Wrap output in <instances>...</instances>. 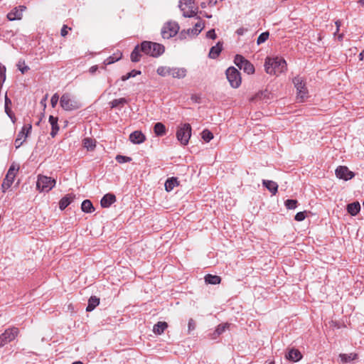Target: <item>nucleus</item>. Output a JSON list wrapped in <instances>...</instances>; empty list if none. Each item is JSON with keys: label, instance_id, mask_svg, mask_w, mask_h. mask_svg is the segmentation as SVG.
<instances>
[{"label": "nucleus", "instance_id": "21", "mask_svg": "<svg viewBox=\"0 0 364 364\" xmlns=\"http://www.w3.org/2000/svg\"><path fill=\"white\" fill-rule=\"evenodd\" d=\"M262 184L272 195H275L277 193L278 185L276 182L269 180H262Z\"/></svg>", "mask_w": 364, "mask_h": 364}, {"label": "nucleus", "instance_id": "34", "mask_svg": "<svg viewBox=\"0 0 364 364\" xmlns=\"http://www.w3.org/2000/svg\"><path fill=\"white\" fill-rule=\"evenodd\" d=\"M171 67L168 66H159L157 70L156 73L159 75L161 77H166L168 75H170V72Z\"/></svg>", "mask_w": 364, "mask_h": 364}, {"label": "nucleus", "instance_id": "38", "mask_svg": "<svg viewBox=\"0 0 364 364\" xmlns=\"http://www.w3.org/2000/svg\"><path fill=\"white\" fill-rule=\"evenodd\" d=\"M11 105V100L7 97V95L5 96V112L7 114V115L12 119V112L9 107V106Z\"/></svg>", "mask_w": 364, "mask_h": 364}, {"label": "nucleus", "instance_id": "55", "mask_svg": "<svg viewBox=\"0 0 364 364\" xmlns=\"http://www.w3.org/2000/svg\"><path fill=\"white\" fill-rule=\"evenodd\" d=\"M97 70V65H94V66H92V67L90 68V72L91 73H94Z\"/></svg>", "mask_w": 364, "mask_h": 364}, {"label": "nucleus", "instance_id": "3", "mask_svg": "<svg viewBox=\"0 0 364 364\" xmlns=\"http://www.w3.org/2000/svg\"><path fill=\"white\" fill-rule=\"evenodd\" d=\"M60 106L65 111H73L82 107V104L69 93H64L60 100Z\"/></svg>", "mask_w": 364, "mask_h": 364}, {"label": "nucleus", "instance_id": "4", "mask_svg": "<svg viewBox=\"0 0 364 364\" xmlns=\"http://www.w3.org/2000/svg\"><path fill=\"white\" fill-rule=\"evenodd\" d=\"M293 83L296 89V98L300 102H304L309 97V92L303 77L296 76L293 79Z\"/></svg>", "mask_w": 364, "mask_h": 364}, {"label": "nucleus", "instance_id": "23", "mask_svg": "<svg viewBox=\"0 0 364 364\" xmlns=\"http://www.w3.org/2000/svg\"><path fill=\"white\" fill-rule=\"evenodd\" d=\"M223 49V43L218 42L215 46H213L209 52L208 56L210 58L215 59L218 57Z\"/></svg>", "mask_w": 364, "mask_h": 364}, {"label": "nucleus", "instance_id": "9", "mask_svg": "<svg viewBox=\"0 0 364 364\" xmlns=\"http://www.w3.org/2000/svg\"><path fill=\"white\" fill-rule=\"evenodd\" d=\"M179 31V26L176 22H167L161 29V36L164 39H169L175 36Z\"/></svg>", "mask_w": 364, "mask_h": 364}, {"label": "nucleus", "instance_id": "5", "mask_svg": "<svg viewBox=\"0 0 364 364\" xmlns=\"http://www.w3.org/2000/svg\"><path fill=\"white\" fill-rule=\"evenodd\" d=\"M191 136V127L186 123L179 127L176 132V138L183 145H186Z\"/></svg>", "mask_w": 364, "mask_h": 364}, {"label": "nucleus", "instance_id": "48", "mask_svg": "<svg viewBox=\"0 0 364 364\" xmlns=\"http://www.w3.org/2000/svg\"><path fill=\"white\" fill-rule=\"evenodd\" d=\"M305 218H306L305 212H299L296 214L294 219L296 221H302L305 219Z\"/></svg>", "mask_w": 364, "mask_h": 364}, {"label": "nucleus", "instance_id": "37", "mask_svg": "<svg viewBox=\"0 0 364 364\" xmlns=\"http://www.w3.org/2000/svg\"><path fill=\"white\" fill-rule=\"evenodd\" d=\"M140 74H141V71L136 70H132V71L129 72L126 75H122V77H121V80L122 81H126L128 79H129L131 77H136V75H140Z\"/></svg>", "mask_w": 364, "mask_h": 364}, {"label": "nucleus", "instance_id": "42", "mask_svg": "<svg viewBox=\"0 0 364 364\" xmlns=\"http://www.w3.org/2000/svg\"><path fill=\"white\" fill-rule=\"evenodd\" d=\"M284 203L287 209L293 210L296 208L298 202L296 200L288 199Z\"/></svg>", "mask_w": 364, "mask_h": 364}, {"label": "nucleus", "instance_id": "56", "mask_svg": "<svg viewBox=\"0 0 364 364\" xmlns=\"http://www.w3.org/2000/svg\"><path fill=\"white\" fill-rule=\"evenodd\" d=\"M359 58L360 60L364 59V50L359 54Z\"/></svg>", "mask_w": 364, "mask_h": 364}, {"label": "nucleus", "instance_id": "61", "mask_svg": "<svg viewBox=\"0 0 364 364\" xmlns=\"http://www.w3.org/2000/svg\"><path fill=\"white\" fill-rule=\"evenodd\" d=\"M72 364H83L81 361H76L73 363Z\"/></svg>", "mask_w": 364, "mask_h": 364}, {"label": "nucleus", "instance_id": "29", "mask_svg": "<svg viewBox=\"0 0 364 364\" xmlns=\"http://www.w3.org/2000/svg\"><path fill=\"white\" fill-rule=\"evenodd\" d=\"M154 131L156 136H164L166 134V129L164 124L157 122L154 124Z\"/></svg>", "mask_w": 364, "mask_h": 364}, {"label": "nucleus", "instance_id": "53", "mask_svg": "<svg viewBox=\"0 0 364 364\" xmlns=\"http://www.w3.org/2000/svg\"><path fill=\"white\" fill-rule=\"evenodd\" d=\"M336 31L334 33V36H336L339 31V28L341 26V22L339 21H336Z\"/></svg>", "mask_w": 364, "mask_h": 364}, {"label": "nucleus", "instance_id": "22", "mask_svg": "<svg viewBox=\"0 0 364 364\" xmlns=\"http://www.w3.org/2000/svg\"><path fill=\"white\" fill-rule=\"evenodd\" d=\"M58 117H53V115H50L49 117V123L51 125V132H50V136L52 137H55L56 134H58V132L59 131V126L58 124Z\"/></svg>", "mask_w": 364, "mask_h": 364}, {"label": "nucleus", "instance_id": "1", "mask_svg": "<svg viewBox=\"0 0 364 364\" xmlns=\"http://www.w3.org/2000/svg\"><path fill=\"white\" fill-rule=\"evenodd\" d=\"M286 60L280 57L267 58L264 63V69L269 75H279L287 70Z\"/></svg>", "mask_w": 364, "mask_h": 364}, {"label": "nucleus", "instance_id": "40", "mask_svg": "<svg viewBox=\"0 0 364 364\" xmlns=\"http://www.w3.org/2000/svg\"><path fill=\"white\" fill-rule=\"evenodd\" d=\"M201 136L205 142H209L213 138V134L209 130L205 129L202 132Z\"/></svg>", "mask_w": 364, "mask_h": 364}, {"label": "nucleus", "instance_id": "31", "mask_svg": "<svg viewBox=\"0 0 364 364\" xmlns=\"http://www.w3.org/2000/svg\"><path fill=\"white\" fill-rule=\"evenodd\" d=\"M140 52H141L140 46L137 45L131 53L130 58L132 62L136 63L140 60L141 56Z\"/></svg>", "mask_w": 364, "mask_h": 364}, {"label": "nucleus", "instance_id": "54", "mask_svg": "<svg viewBox=\"0 0 364 364\" xmlns=\"http://www.w3.org/2000/svg\"><path fill=\"white\" fill-rule=\"evenodd\" d=\"M244 32L245 28H240L236 31L237 34H238L239 36L243 35Z\"/></svg>", "mask_w": 364, "mask_h": 364}, {"label": "nucleus", "instance_id": "8", "mask_svg": "<svg viewBox=\"0 0 364 364\" xmlns=\"http://www.w3.org/2000/svg\"><path fill=\"white\" fill-rule=\"evenodd\" d=\"M234 63L240 70H243L248 75L255 73L254 65L241 55L237 54L235 55Z\"/></svg>", "mask_w": 364, "mask_h": 364}, {"label": "nucleus", "instance_id": "20", "mask_svg": "<svg viewBox=\"0 0 364 364\" xmlns=\"http://www.w3.org/2000/svg\"><path fill=\"white\" fill-rule=\"evenodd\" d=\"M75 196L73 193H69L63 197L59 202V208L61 210L65 209L75 199Z\"/></svg>", "mask_w": 364, "mask_h": 364}, {"label": "nucleus", "instance_id": "36", "mask_svg": "<svg viewBox=\"0 0 364 364\" xmlns=\"http://www.w3.org/2000/svg\"><path fill=\"white\" fill-rule=\"evenodd\" d=\"M122 57V53L119 54H114L112 56L108 57L107 59L105 60L104 63L105 65H110L114 63V62L119 60Z\"/></svg>", "mask_w": 364, "mask_h": 364}, {"label": "nucleus", "instance_id": "33", "mask_svg": "<svg viewBox=\"0 0 364 364\" xmlns=\"http://www.w3.org/2000/svg\"><path fill=\"white\" fill-rule=\"evenodd\" d=\"M32 129V126L31 124H28V125L24 126L21 131L18 134L17 137H21V139L25 141L26 138L27 137L28 133L31 132Z\"/></svg>", "mask_w": 364, "mask_h": 364}, {"label": "nucleus", "instance_id": "19", "mask_svg": "<svg viewBox=\"0 0 364 364\" xmlns=\"http://www.w3.org/2000/svg\"><path fill=\"white\" fill-rule=\"evenodd\" d=\"M146 139L144 134L140 131H134L129 135V140L136 144L143 143Z\"/></svg>", "mask_w": 364, "mask_h": 364}, {"label": "nucleus", "instance_id": "6", "mask_svg": "<svg viewBox=\"0 0 364 364\" xmlns=\"http://www.w3.org/2000/svg\"><path fill=\"white\" fill-rule=\"evenodd\" d=\"M226 77L230 85L233 88H237L241 85L240 73L234 67H230L226 70Z\"/></svg>", "mask_w": 364, "mask_h": 364}, {"label": "nucleus", "instance_id": "14", "mask_svg": "<svg viewBox=\"0 0 364 364\" xmlns=\"http://www.w3.org/2000/svg\"><path fill=\"white\" fill-rule=\"evenodd\" d=\"M335 173L337 178L345 181L350 180L355 176L353 172L350 171L348 167L344 166H339L337 167Z\"/></svg>", "mask_w": 364, "mask_h": 364}, {"label": "nucleus", "instance_id": "2", "mask_svg": "<svg viewBox=\"0 0 364 364\" xmlns=\"http://www.w3.org/2000/svg\"><path fill=\"white\" fill-rule=\"evenodd\" d=\"M142 53L154 58L161 55L165 51V47L160 43L151 41H143L140 45Z\"/></svg>", "mask_w": 364, "mask_h": 364}, {"label": "nucleus", "instance_id": "44", "mask_svg": "<svg viewBox=\"0 0 364 364\" xmlns=\"http://www.w3.org/2000/svg\"><path fill=\"white\" fill-rule=\"evenodd\" d=\"M116 161L119 164L127 163L132 161V158L122 155H117L115 158Z\"/></svg>", "mask_w": 364, "mask_h": 364}, {"label": "nucleus", "instance_id": "52", "mask_svg": "<svg viewBox=\"0 0 364 364\" xmlns=\"http://www.w3.org/2000/svg\"><path fill=\"white\" fill-rule=\"evenodd\" d=\"M23 141H23V139H21V137H19V138H18V137H17V138L16 139V140H15V146H16V148H17V149H18V148H19V147L22 145V144H23Z\"/></svg>", "mask_w": 364, "mask_h": 364}, {"label": "nucleus", "instance_id": "15", "mask_svg": "<svg viewBox=\"0 0 364 364\" xmlns=\"http://www.w3.org/2000/svg\"><path fill=\"white\" fill-rule=\"evenodd\" d=\"M26 7L20 6L18 8L13 9L8 14L7 18L9 21L20 20L23 16V11L26 10Z\"/></svg>", "mask_w": 364, "mask_h": 364}, {"label": "nucleus", "instance_id": "39", "mask_svg": "<svg viewBox=\"0 0 364 364\" xmlns=\"http://www.w3.org/2000/svg\"><path fill=\"white\" fill-rule=\"evenodd\" d=\"M83 144L87 150H92L95 147V141L90 138H85L83 140Z\"/></svg>", "mask_w": 364, "mask_h": 364}, {"label": "nucleus", "instance_id": "41", "mask_svg": "<svg viewBox=\"0 0 364 364\" xmlns=\"http://www.w3.org/2000/svg\"><path fill=\"white\" fill-rule=\"evenodd\" d=\"M269 36V33L268 31L262 33L257 38V43L258 45H260V44L264 43L268 39Z\"/></svg>", "mask_w": 364, "mask_h": 364}, {"label": "nucleus", "instance_id": "35", "mask_svg": "<svg viewBox=\"0 0 364 364\" xmlns=\"http://www.w3.org/2000/svg\"><path fill=\"white\" fill-rule=\"evenodd\" d=\"M339 357L341 358V360L343 363H348L352 360H354L357 358V354L356 353H349V354H344L341 353L339 355Z\"/></svg>", "mask_w": 364, "mask_h": 364}, {"label": "nucleus", "instance_id": "62", "mask_svg": "<svg viewBox=\"0 0 364 364\" xmlns=\"http://www.w3.org/2000/svg\"><path fill=\"white\" fill-rule=\"evenodd\" d=\"M269 364H274V361L269 362Z\"/></svg>", "mask_w": 364, "mask_h": 364}, {"label": "nucleus", "instance_id": "43", "mask_svg": "<svg viewBox=\"0 0 364 364\" xmlns=\"http://www.w3.org/2000/svg\"><path fill=\"white\" fill-rule=\"evenodd\" d=\"M18 70L24 74L29 70V67L25 65V61L20 60L17 64Z\"/></svg>", "mask_w": 364, "mask_h": 364}, {"label": "nucleus", "instance_id": "50", "mask_svg": "<svg viewBox=\"0 0 364 364\" xmlns=\"http://www.w3.org/2000/svg\"><path fill=\"white\" fill-rule=\"evenodd\" d=\"M195 327H196V323H195L194 320L193 318H190L188 320V331L190 332V331L194 330Z\"/></svg>", "mask_w": 364, "mask_h": 364}, {"label": "nucleus", "instance_id": "18", "mask_svg": "<svg viewBox=\"0 0 364 364\" xmlns=\"http://www.w3.org/2000/svg\"><path fill=\"white\" fill-rule=\"evenodd\" d=\"M302 358L301 352L295 348L290 349L287 353L285 354V358L287 360H289L290 361L293 362H297L300 360Z\"/></svg>", "mask_w": 364, "mask_h": 364}, {"label": "nucleus", "instance_id": "47", "mask_svg": "<svg viewBox=\"0 0 364 364\" xmlns=\"http://www.w3.org/2000/svg\"><path fill=\"white\" fill-rule=\"evenodd\" d=\"M59 100V97L57 93L54 94L51 99H50V104L52 107H55L56 105L58 104V102Z\"/></svg>", "mask_w": 364, "mask_h": 364}, {"label": "nucleus", "instance_id": "11", "mask_svg": "<svg viewBox=\"0 0 364 364\" xmlns=\"http://www.w3.org/2000/svg\"><path fill=\"white\" fill-rule=\"evenodd\" d=\"M18 171V168H16L14 165H11L9 168L6 177L1 184V189L4 193H5L13 184Z\"/></svg>", "mask_w": 364, "mask_h": 364}, {"label": "nucleus", "instance_id": "60", "mask_svg": "<svg viewBox=\"0 0 364 364\" xmlns=\"http://www.w3.org/2000/svg\"><path fill=\"white\" fill-rule=\"evenodd\" d=\"M358 3L364 6V0H359Z\"/></svg>", "mask_w": 364, "mask_h": 364}, {"label": "nucleus", "instance_id": "12", "mask_svg": "<svg viewBox=\"0 0 364 364\" xmlns=\"http://www.w3.org/2000/svg\"><path fill=\"white\" fill-rule=\"evenodd\" d=\"M18 333V329L13 327L6 329L3 333L0 335V347L4 346L8 343L15 339Z\"/></svg>", "mask_w": 364, "mask_h": 364}, {"label": "nucleus", "instance_id": "30", "mask_svg": "<svg viewBox=\"0 0 364 364\" xmlns=\"http://www.w3.org/2000/svg\"><path fill=\"white\" fill-rule=\"evenodd\" d=\"M205 282L210 284H218L221 282V278L218 275L208 274L205 277Z\"/></svg>", "mask_w": 364, "mask_h": 364}, {"label": "nucleus", "instance_id": "32", "mask_svg": "<svg viewBox=\"0 0 364 364\" xmlns=\"http://www.w3.org/2000/svg\"><path fill=\"white\" fill-rule=\"evenodd\" d=\"M127 103L128 100L124 97H122L112 100V102H109V105L111 108H117L119 107H123L124 105Z\"/></svg>", "mask_w": 364, "mask_h": 364}, {"label": "nucleus", "instance_id": "28", "mask_svg": "<svg viewBox=\"0 0 364 364\" xmlns=\"http://www.w3.org/2000/svg\"><path fill=\"white\" fill-rule=\"evenodd\" d=\"M81 209L82 211L87 213H92L95 210V208L92 202L88 199H86L82 201L81 205Z\"/></svg>", "mask_w": 364, "mask_h": 364}, {"label": "nucleus", "instance_id": "26", "mask_svg": "<svg viewBox=\"0 0 364 364\" xmlns=\"http://www.w3.org/2000/svg\"><path fill=\"white\" fill-rule=\"evenodd\" d=\"M100 304V299L96 296H92L88 300V304L86 307L87 311H92Z\"/></svg>", "mask_w": 364, "mask_h": 364}, {"label": "nucleus", "instance_id": "13", "mask_svg": "<svg viewBox=\"0 0 364 364\" xmlns=\"http://www.w3.org/2000/svg\"><path fill=\"white\" fill-rule=\"evenodd\" d=\"M199 21L195 24L193 28H189L186 31H182L181 32V38H186V35L192 34L193 36H198L204 28V22L200 19V17H197Z\"/></svg>", "mask_w": 364, "mask_h": 364}, {"label": "nucleus", "instance_id": "10", "mask_svg": "<svg viewBox=\"0 0 364 364\" xmlns=\"http://www.w3.org/2000/svg\"><path fill=\"white\" fill-rule=\"evenodd\" d=\"M193 0H180L178 6L184 17L190 18L196 16L197 11L193 10Z\"/></svg>", "mask_w": 364, "mask_h": 364}, {"label": "nucleus", "instance_id": "17", "mask_svg": "<svg viewBox=\"0 0 364 364\" xmlns=\"http://www.w3.org/2000/svg\"><path fill=\"white\" fill-rule=\"evenodd\" d=\"M170 75L173 78L183 79L187 75V70L185 68L171 67Z\"/></svg>", "mask_w": 364, "mask_h": 364}, {"label": "nucleus", "instance_id": "49", "mask_svg": "<svg viewBox=\"0 0 364 364\" xmlns=\"http://www.w3.org/2000/svg\"><path fill=\"white\" fill-rule=\"evenodd\" d=\"M206 37L211 39H215L217 36L214 29H210L206 33Z\"/></svg>", "mask_w": 364, "mask_h": 364}, {"label": "nucleus", "instance_id": "46", "mask_svg": "<svg viewBox=\"0 0 364 364\" xmlns=\"http://www.w3.org/2000/svg\"><path fill=\"white\" fill-rule=\"evenodd\" d=\"M6 80V67L0 63V81L4 82Z\"/></svg>", "mask_w": 364, "mask_h": 364}, {"label": "nucleus", "instance_id": "25", "mask_svg": "<svg viewBox=\"0 0 364 364\" xmlns=\"http://www.w3.org/2000/svg\"><path fill=\"white\" fill-rule=\"evenodd\" d=\"M360 210V205L358 202H353L347 205V211L353 216L356 215Z\"/></svg>", "mask_w": 364, "mask_h": 364}, {"label": "nucleus", "instance_id": "45", "mask_svg": "<svg viewBox=\"0 0 364 364\" xmlns=\"http://www.w3.org/2000/svg\"><path fill=\"white\" fill-rule=\"evenodd\" d=\"M228 327H229V324L228 323L218 325L217 328L215 329V333H216L217 335H220Z\"/></svg>", "mask_w": 364, "mask_h": 364}, {"label": "nucleus", "instance_id": "24", "mask_svg": "<svg viewBox=\"0 0 364 364\" xmlns=\"http://www.w3.org/2000/svg\"><path fill=\"white\" fill-rule=\"evenodd\" d=\"M168 328V323L165 321H159L153 327V332L156 335L162 334Z\"/></svg>", "mask_w": 364, "mask_h": 364}, {"label": "nucleus", "instance_id": "57", "mask_svg": "<svg viewBox=\"0 0 364 364\" xmlns=\"http://www.w3.org/2000/svg\"><path fill=\"white\" fill-rule=\"evenodd\" d=\"M208 6V2H202V3L200 4V6H201V8H203V9L206 8Z\"/></svg>", "mask_w": 364, "mask_h": 364}, {"label": "nucleus", "instance_id": "27", "mask_svg": "<svg viewBox=\"0 0 364 364\" xmlns=\"http://www.w3.org/2000/svg\"><path fill=\"white\" fill-rule=\"evenodd\" d=\"M178 185V182L176 178H169L166 181L165 189L166 191L170 192Z\"/></svg>", "mask_w": 364, "mask_h": 364}, {"label": "nucleus", "instance_id": "59", "mask_svg": "<svg viewBox=\"0 0 364 364\" xmlns=\"http://www.w3.org/2000/svg\"><path fill=\"white\" fill-rule=\"evenodd\" d=\"M204 16H205V17H206V18H210L212 17V15H209V14H204Z\"/></svg>", "mask_w": 364, "mask_h": 364}, {"label": "nucleus", "instance_id": "58", "mask_svg": "<svg viewBox=\"0 0 364 364\" xmlns=\"http://www.w3.org/2000/svg\"><path fill=\"white\" fill-rule=\"evenodd\" d=\"M343 34H339L338 36V38L339 41H341L343 39Z\"/></svg>", "mask_w": 364, "mask_h": 364}, {"label": "nucleus", "instance_id": "51", "mask_svg": "<svg viewBox=\"0 0 364 364\" xmlns=\"http://www.w3.org/2000/svg\"><path fill=\"white\" fill-rule=\"evenodd\" d=\"M71 28L68 27L66 25H64L60 31V34L62 36H65L68 34V30H70Z\"/></svg>", "mask_w": 364, "mask_h": 364}, {"label": "nucleus", "instance_id": "7", "mask_svg": "<svg viewBox=\"0 0 364 364\" xmlns=\"http://www.w3.org/2000/svg\"><path fill=\"white\" fill-rule=\"evenodd\" d=\"M55 185V181L50 177L46 176H38L36 182V188L40 191L48 192Z\"/></svg>", "mask_w": 364, "mask_h": 364}, {"label": "nucleus", "instance_id": "16", "mask_svg": "<svg viewBox=\"0 0 364 364\" xmlns=\"http://www.w3.org/2000/svg\"><path fill=\"white\" fill-rule=\"evenodd\" d=\"M116 201V196L113 193L105 194L100 200V205L104 208L110 207Z\"/></svg>", "mask_w": 364, "mask_h": 364}]
</instances>
